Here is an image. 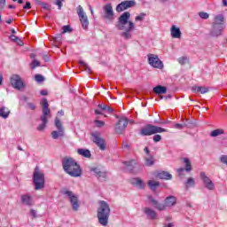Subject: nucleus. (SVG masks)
I'll return each instance as SVG.
<instances>
[{
	"label": "nucleus",
	"instance_id": "47",
	"mask_svg": "<svg viewBox=\"0 0 227 227\" xmlns=\"http://www.w3.org/2000/svg\"><path fill=\"white\" fill-rule=\"evenodd\" d=\"M35 81L37 82H43V76L42 74H36L35 75Z\"/></svg>",
	"mask_w": 227,
	"mask_h": 227
},
{
	"label": "nucleus",
	"instance_id": "51",
	"mask_svg": "<svg viewBox=\"0 0 227 227\" xmlns=\"http://www.w3.org/2000/svg\"><path fill=\"white\" fill-rule=\"evenodd\" d=\"M30 215H32L33 219H36V217H37V215H36V210L31 209V210H30Z\"/></svg>",
	"mask_w": 227,
	"mask_h": 227
},
{
	"label": "nucleus",
	"instance_id": "13",
	"mask_svg": "<svg viewBox=\"0 0 227 227\" xmlns=\"http://www.w3.org/2000/svg\"><path fill=\"white\" fill-rule=\"evenodd\" d=\"M134 6H136V0H126L116 6V12L120 13L121 12H125V10H129V8H134Z\"/></svg>",
	"mask_w": 227,
	"mask_h": 227
},
{
	"label": "nucleus",
	"instance_id": "23",
	"mask_svg": "<svg viewBox=\"0 0 227 227\" xmlns=\"http://www.w3.org/2000/svg\"><path fill=\"white\" fill-rule=\"evenodd\" d=\"M144 214H145L147 219L155 220L157 219V212L151 207H145L143 209Z\"/></svg>",
	"mask_w": 227,
	"mask_h": 227
},
{
	"label": "nucleus",
	"instance_id": "44",
	"mask_svg": "<svg viewBox=\"0 0 227 227\" xmlns=\"http://www.w3.org/2000/svg\"><path fill=\"white\" fill-rule=\"evenodd\" d=\"M27 107L30 109V111H35V109H36V106L31 102L27 103Z\"/></svg>",
	"mask_w": 227,
	"mask_h": 227
},
{
	"label": "nucleus",
	"instance_id": "1",
	"mask_svg": "<svg viewBox=\"0 0 227 227\" xmlns=\"http://www.w3.org/2000/svg\"><path fill=\"white\" fill-rule=\"evenodd\" d=\"M62 167L64 171L69 175V176H73L74 178H77L82 175V171L81 170V166L77 164V161L74 160V158L66 157L62 160Z\"/></svg>",
	"mask_w": 227,
	"mask_h": 227
},
{
	"label": "nucleus",
	"instance_id": "56",
	"mask_svg": "<svg viewBox=\"0 0 227 227\" xmlns=\"http://www.w3.org/2000/svg\"><path fill=\"white\" fill-rule=\"evenodd\" d=\"M10 38L12 40V42H17V40H19V37H17L15 35H12Z\"/></svg>",
	"mask_w": 227,
	"mask_h": 227
},
{
	"label": "nucleus",
	"instance_id": "43",
	"mask_svg": "<svg viewBox=\"0 0 227 227\" xmlns=\"http://www.w3.org/2000/svg\"><path fill=\"white\" fill-rule=\"evenodd\" d=\"M178 63L180 65H185L187 63V57H181L178 59Z\"/></svg>",
	"mask_w": 227,
	"mask_h": 227
},
{
	"label": "nucleus",
	"instance_id": "59",
	"mask_svg": "<svg viewBox=\"0 0 227 227\" xmlns=\"http://www.w3.org/2000/svg\"><path fill=\"white\" fill-rule=\"evenodd\" d=\"M58 114L60 116H63L65 114V112L63 110L59 111Z\"/></svg>",
	"mask_w": 227,
	"mask_h": 227
},
{
	"label": "nucleus",
	"instance_id": "39",
	"mask_svg": "<svg viewBox=\"0 0 227 227\" xmlns=\"http://www.w3.org/2000/svg\"><path fill=\"white\" fill-rule=\"evenodd\" d=\"M36 67H40V61L35 59L30 64V67H31L32 70H35V68H36Z\"/></svg>",
	"mask_w": 227,
	"mask_h": 227
},
{
	"label": "nucleus",
	"instance_id": "50",
	"mask_svg": "<svg viewBox=\"0 0 227 227\" xmlns=\"http://www.w3.org/2000/svg\"><path fill=\"white\" fill-rule=\"evenodd\" d=\"M41 6L43 8V10H51V5L46 3L41 2Z\"/></svg>",
	"mask_w": 227,
	"mask_h": 227
},
{
	"label": "nucleus",
	"instance_id": "6",
	"mask_svg": "<svg viewBox=\"0 0 227 227\" xmlns=\"http://www.w3.org/2000/svg\"><path fill=\"white\" fill-rule=\"evenodd\" d=\"M161 132H168V129L152 124H147L140 129L141 136H153V134H161Z\"/></svg>",
	"mask_w": 227,
	"mask_h": 227
},
{
	"label": "nucleus",
	"instance_id": "30",
	"mask_svg": "<svg viewBox=\"0 0 227 227\" xmlns=\"http://www.w3.org/2000/svg\"><path fill=\"white\" fill-rule=\"evenodd\" d=\"M145 166H153L155 164V158L152 154H148L145 157Z\"/></svg>",
	"mask_w": 227,
	"mask_h": 227
},
{
	"label": "nucleus",
	"instance_id": "19",
	"mask_svg": "<svg viewBox=\"0 0 227 227\" xmlns=\"http://www.w3.org/2000/svg\"><path fill=\"white\" fill-rule=\"evenodd\" d=\"M136 29V25H134V22L129 21V27L126 29V31L122 32L121 36L124 38V40H130L132 38V31Z\"/></svg>",
	"mask_w": 227,
	"mask_h": 227
},
{
	"label": "nucleus",
	"instance_id": "61",
	"mask_svg": "<svg viewBox=\"0 0 227 227\" xmlns=\"http://www.w3.org/2000/svg\"><path fill=\"white\" fill-rule=\"evenodd\" d=\"M5 22L6 24H12V22H13V20L10 19V20H7Z\"/></svg>",
	"mask_w": 227,
	"mask_h": 227
},
{
	"label": "nucleus",
	"instance_id": "33",
	"mask_svg": "<svg viewBox=\"0 0 227 227\" xmlns=\"http://www.w3.org/2000/svg\"><path fill=\"white\" fill-rule=\"evenodd\" d=\"M0 116L2 118H8L10 116V109L6 107L0 108Z\"/></svg>",
	"mask_w": 227,
	"mask_h": 227
},
{
	"label": "nucleus",
	"instance_id": "64",
	"mask_svg": "<svg viewBox=\"0 0 227 227\" xmlns=\"http://www.w3.org/2000/svg\"><path fill=\"white\" fill-rule=\"evenodd\" d=\"M9 8L11 9V10H15V6L14 5H9Z\"/></svg>",
	"mask_w": 227,
	"mask_h": 227
},
{
	"label": "nucleus",
	"instance_id": "41",
	"mask_svg": "<svg viewBox=\"0 0 227 227\" xmlns=\"http://www.w3.org/2000/svg\"><path fill=\"white\" fill-rule=\"evenodd\" d=\"M62 33H72V27L70 26H64L62 27Z\"/></svg>",
	"mask_w": 227,
	"mask_h": 227
},
{
	"label": "nucleus",
	"instance_id": "22",
	"mask_svg": "<svg viewBox=\"0 0 227 227\" xmlns=\"http://www.w3.org/2000/svg\"><path fill=\"white\" fill-rule=\"evenodd\" d=\"M148 200H149L151 205H153V207H154V208H156V210H160V212H162V210H166V207H167L166 204L159 203L152 196H149Z\"/></svg>",
	"mask_w": 227,
	"mask_h": 227
},
{
	"label": "nucleus",
	"instance_id": "34",
	"mask_svg": "<svg viewBox=\"0 0 227 227\" xmlns=\"http://www.w3.org/2000/svg\"><path fill=\"white\" fill-rule=\"evenodd\" d=\"M195 185H196V181L192 177H189L185 182L186 189H189L190 187H194Z\"/></svg>",
	"mask_w": 227,
	"mask_h": 227
},
{
	"label": "nucleus",
	"instance_id": "10",
	"mask_svg": "<svg viewBox=\"0 0 227 227\" xmlns=\"http://www.w3.org/2000/svg\"><path fill=\"white\" fill-rule=\"evenodd\" d=\"M92 141L98 146L99 150H106V139L102 138V135L98 131H94L91 133Z\"/></svg>",
	"mask_w": 227,
	"mask_h": 227
},
{
	"label": "nucleus",
	"instance_id": "45",
	"mask_svg": "<svg viewBox=\"0 0 227 227\" xmlns=\"http://www.w3.org/2000/svg\"><path fill=\"white\" fill-rule=\"evenodd\" d=\"M63 1L64 0H56L55 4L56 6H58L59 10H61V8L63 7Z\"/></svg>",
	"mask_w": 227,
	"mask_h": 227
},
{
	"label": "nucleus",
	"instance_id": "36",
	"mask_svg": "<svg viewBox=\"0 0 227 227\" xmlns=\"http://www.w3.org/2000/svg\"><path fill=\"white\" fill-rule=\"evenodd\" d=\"M148 185L152 191H155V189H157V187H159L160 184L157 181L150 180L148 182Z\"/></svg>",
	"mask_w": 227,
	"mask_h": 227
},
{
	"label": "nucleus",
	"instance_id": "18",
	"mask_svg": "<svg viewBox=\"0 0 227 227\" xmlns=\"http://www.w3.org/2000/svg\"><path fill=\"white\" fill-rule=\"evenodd\" d=\"M94 173L95 176L99 180V182H106L107 180V172L101 171L98 168H93L90 169Z\"/></svg>",
	"mask_w": 227,
	"mask_h": 227
},
{
	"label": "nucleus",
	"instance_id": "5",
	"mask_svg": "<svg viewBox=\"0 0 227 227\" xmlns=\"http://www.w3.org/2000/svg\"><path fill=\"white\" fill-rule=\"evenodd\" d=\"M34 184L35 185V191H40V189H43L45 186V175L38 167H35L34 170Z\"/></svg>",
	"mask_w": 227,
	"mask_h": 227
},
{
	"label": "nucleus",
	"instance_id": "14",
	"mask_svg": "<svg viewBox=\"0 0 227 227\" xmlns=\"http://www.w3.org/2000/svg\"><path fill=\"white\" fill-rule=\"evenodd\" d=\"M200 178L206 189H207L208 191H215V184H214V182H212L211 179L207 176V174H205V172H200Z\"/></svg>",
	"mask_w": 227,
	"mask_h": 227
},
{
	"label": "nucleus",
	"instance_id": "42",
	"mask_svg": "<svg viewBox=\"0 0 227 227\" xmlns=\"http://www.w3.org/2000/svg\"><path fill=\"white\" fill-rule=\"evenodd\" d=\"M186 125L185 124H180V123H176L174 124V129H177L178 130H182Z\"/></svg>",
	"mask_w": 227,
	"mask_h": 227
},
{
	"label": "nucleus",
	"instance_id": "52",
	"mask_svg": "<svg viewBox=\"0 0 227 227\" xmlns=\"http://www.w3.org/2000/svg\"><path fill=\"white\" fill-rule=\"evenodd\" d=\"M80 65L85 68V70H90V67L84 61H80Z\"/></svg>",
	"mask_w": 227,
	"mask_h": 227
},
{
	"label": "nucleus",
	"instance_id": "48",
	"mask_svg": "<svg viewBox=\"0 0 227 227\" xmlns=\"http://www.w3.org/2000/svg\"><path fill=\"white\" fill-rule=\"evenodd\" d=\"M220 160L222 164H225L227 166V155H222Z\"/></svg>",
	"mask_w": 227,
	"mask_h": 227
},
{
	"label": "nucleus",
	"instance_id": "37",
	"mask_svg": "<svg viewBox=\"0 0 227 227\" xmlns=\"http://www.w3.org/2000/svg\"><path fill=\"white\" fill-rule=\"evenodd\" d=\"M98 107L99 108V109H101V111H106L107 113H109V114H111V113H113V108H111L110 106H106V105H102V104H99L98 106Z\"/></svg>",
	"mask_w": 227,
	"mask_h": 227
},
{
	"label": "nucleus",
	"instance_id": "21",
	"mask_svg": "<svg viewBox=\"0 0 227 227\" xmlns=\"http://www.w3.org/2000/svg\"><path fill=\"white\" fill-rule=\"evenodd\" d=\"M20 200L22 205H25L26 207H33L35 205V202H33V197L29 194H22Z\"/></svg>",
	"mask_w": 227,
	"mask_h": 227
},
{
	"label": "nucleus",
	"instance_id": "31",
	"mask_svg": "<svg viewBox=\"0 0 227 227\" xmlns=\"http://www.w3.org/2000/svg\"><path fill=\"white\" fill-rule=\"evenodd\" d=\"M77 153L78 155H82V157H85L86 159H90V157H91V152H90L88 149H78Z\"/></svg>",
	"mask_w": 227,
	"mask_h": 227
},
{
	"label": "nucleus",
	"instance_id": "24",
	"mask_svg": "<svg viewBox=\"0 0 227 227\" xmlns=\"http://www.w3.org/2000/svg\"><path fill=\"white\" fill-rule=\"evenodd\" d=\"M170 33H171L172 38H181L182 37V32L180 31V28L175 25L171 27Z\"/></svg>",
	"mask_w": 227,
	"mask_h": 227
},
{
	"label": "nucleus",
	"instance_id": "60",
	"mask_svg": "<svg viewBox=\"0 0 227 227\" xmlns=\"http://www.w3.org/2000/svg\"><path fill=\"white\" fill-rule=\"evenodd\" d=\"M95 114H103L100 110H95Z\"/></svg>",
	"mask_w": 227,
	"mask_h": 227
},
{
	"label": "nucleus",
	"instance_id": "8",
	"mask_svg": "<svg viewBox=\"0 0 227 227\" xmlns=\"http://www.w3.org/2000/svg\"><path fill=\"white\" fill-rule=\"evenodd\" d=\"M55 127L57 130L51 132L52 139H63L65 137V128L58 117L55 119Z\"/></svg>",
	"mask_w": 227,
	"mask_h": 227
},
{
	"label": "nucleus",
	"instance_id": "7",
	"mask_svg": "<svg viewBox=\"0 0 227 227\" xmlns=\"http://www.w3.org/2000/svg\"><path fill=\"white\" fill-rule=\"evenodd\" d=\"M61 194H63L66 198H68L71 206L73 207V210H74V212H77L80 207L79 199L77 198V196H75V194H74L73 192L68 191L67 189H63L61 191Z\"/></svg>",
	"mask_w": 227,
	"mask_h": 227
},
{
	"label": "nucleus",
	"instance_id": "11",
	"mask_svg": "<svg viewBox=\"0 0 227 227\" xmlns=\"http://www.w3.org/2000/svg\"><path fill=\"white\" fill-rule=\"evenodd\" d=\"M77 13L82 24V27L83 29H88V26H90V20H88V15H86V12H84L82 6L79 5L77 7Z\"/></svg>",
	"mask_w": 227,
	"mask_h": 227
},
{
	"label": "nucleus",
	"instance_id": "62",
	"mask_svg": "<svg viewBox=\"0 0 227 227\" xmlns=\"http://www.w3.org/2000/svg\"><path fill=\"white\" fill-rule=\"evenodd\" d=\"M3 84V74H0V86Z\"/></svg>",
	"mask_w": 227,
	"mask_h": 227
},
{
	"label": "nucleus",
	"instance_id": "32",
	"mask_svg": "<svg viewBox=\"0 0 227 227\" xmlns=\"http://www.w3.org/2000/svg\"><path fill=\"white\" fill-rule=\"evenodd\" d=\"M132 184L136 185V187H138V189H145V183L140 178H134Z\"/></svg>",
	"mask_w": 227,
	"mask_h": 227
},
{
	"label": "nucleus",
	"instance_id": "28",
	"mask_svg": "<svg viewBox=\"0 0 227 227\" xmlns=\"http://www.w3.org/2000/svg\"><path fill=\"white\" fill-rule=\"evenodd\" d=\"M176 204V197L169 196L165 199V206L166 207H173Z\"/></svg>",
	"mask_w": 227,
	"mask_h": 227
},
{
	"label": "nucleus",
	"instance_id": "38",
	"mask_svg": "<svg viewBox=\"0 0 227 227\" xmlns=\"http://www.w3.org/2000/svg\"><path fill=\"white\" fill-rule=\"evenodd\" d=\"M95 126L98 127V129H101V127H104L106 125V122L104 121H100L98 119H96L94 121Z\"/></svg>",
	"mask_w": 227,
	"mask_h": 227
},
{
	"label": "nucleus",
	"instance_id": "29",
	"mask_svg": "<svg viewBox=\"0 0 227 227\" xmlns=\"http://www.w3.org/2000/svg\"><path fill=\"white\" fill-rule=\"evenodd\" d=\"M123 164L126 169H128L129 171H132V169H134V166L137 164V160H130L129 161H124Z\"/></svg>",
	"mask_w": 227,
	"mask_h": 227
},
{
	"label": "nucleus",
	"instance_id": "40",
	"mask_svg": "<svg viewBox=\"0 0 227 227\" xmlns=\"http://www.w3.org/2000/svg\"><path fill=\"white\" fill-rule=\"evenodd\" d=\"M145 16H146V14L141 13L140 15H138L135 18V20L139 21V22H143V20H145Z\"/></svg>",
	"mask_w": 227,
	"mask_h": 227
},
{
	"label": "nucleus",
	"instance_id": "54",
	"mask_svg": "<svg viewBox=\"0 0 227 227\" xmlns=\"http://www.w3.org/2000/svg\"><path fill=\"white\" fill-rule=\"evenodd\" d=\"M24 10H31V3L27 2L26 4L23 6Z\"/></svg>",
	"mask_w": 227,
	"mask_h": 227
},
{
	"label": "nucleus",
	"instance_id": "16",
	"mask_svg": "<svg viewBox=\"0 0 227 227\" xmlns=\"http://www.w3.org/2000/svg\"><path fill=\"white\" fill-rule=\"evenodd\" d=\"M182 160L184 164H185V168H177L176 171L179 176H182L184 175V171H186L187 173H191V171H192V165L191 164V160H189V158H183Z\"/></svg>",
	"mask_w": 227,
	"mask_h": 227
},
{
	"label": "nucleus",
	"instance_id": "53",
	"mask_svg": "<svg viewBox=\"0 0 227 227\" xmlns=\"http://www.w3.org/2000/svg\"><path fill=\"white\" fill-rule=\"evenodd\" d=\"M5 4H6V0H0V10H4Z\"/></svg>",
	"mask_w": 227,
	"mask_h": 227
},
{
	"label": "nucleus",
	"instance_id": "55",
	"mask_svg": "<svg viewBox=\"0 0 227 227\" xmlns=\"http://www.w3.org/2000/svg\"><path fill=\"white\" fill-rule=\"evenodd\" d=\"M40 95H43V97H45V96L49 95V92L45 90H43L40 91Z\"/></svg>",
	"mask_w": 227,
	"mask_h": 227
},
{
	"label": "nucleus",
	"instance_id": "27",
	"mask_svg": "<svg viewBox=\"0 0 227 227\" xmlns=\"http://www.w3.org/2000/svg\"><path fill=\"white\" fill-rule=\"evenodd\" d=\"M192 90L195 93H201V95H205V93H208V88L207 87L193 86Z\"/></svg>",
	"mask_w": 227,
	"mask_h": 227
},
{
	"label": "nucleus",
	"instance_id": "58",
	"mask_svg": "<svg viewBox=\"0 0 227 227\" xmlns=\"http://www.w3.org/2000/svg\"><path fill=\"white\" fill-rule=\"evenodd\" d=\"M144 152H145L146 155H151V154H150V150L148 149V147H145V148L144 149Z\"/></svg>",
	"mask_w": 227,
	"mask_h": 227
},
{
	"label": "nucleus",
	"instance_id": "9",
	"mask_svg": "<svg viewBox=\"0 0 227 227\" xmlns=\"http://www.w3.org/2000/svg\"><path fill=\"white\" fill-rule=\"evenodd\" d=\"M148 63L153 68H158L159 70H162L164 68V64L161 62L159 56L156 54L149 53L147 55Z\"/></svg>",
	"mask_w": 227,
	"mask_h": 227
},
{
	"label": "nucleus",
	"instance_id": "15",
	"mask_svg": "<svg viewBox=\"0 0 227 227\" xmlns=\"http://www.w3.org/2000/svg\"><path fill=\"white\" fill-rule=\"evenodd\" d=\"M129 126V120L127 118H121L117 124L115 125L116 134H121L125 132V129Z\"/></svg>",
	"mask_w": 227,
	"mask_h": 227
},
{
	"label": "nucleus",
	"instance_id": "12",
	"mask_svg": "<svg viewBox=\"0 0 227 227\" xmlns=\"http://www.w3.org/2000/svg\"><path fill=\"white\" fill-rule=\"evenodd\" d=\"M129 19H130V12H125L119 17L116 24V27L119 29V31H123V29H125V25L129 24Z\"/></svg>",
	"mask_w": 227,
	"mask_h": 227
},
{
	"label": "nucleus",
	"instance_id": "25",
	"mask_svg": "<svg viewBox=\"0 0 227 227\" xmlns=\"http://www.w3.org/2000/svg\"><path fill=\"white\" fill-rule=\"evenodd\" d=\"M157 177L160 180H171V178H173V176H171V174L167 171H161L157 174Z\"/></svg>",
	"mask_w": 227,
	"mask_h": 227
},
{
	"label": "nucleus",
	"instance_id": "46",
	"mask_svg": "<svg viewBox=\"0 0 227 227\" xmlns=\"http://www.w3.org/2000/svg\"><path fill=\"white\" fill-rule=\"evenodd\" d=\"M153 139L154 143H159V141H161L162 137L160 135H154Z\"/></svg>",
	"mask_w": 227,
	"mask_h": 227
},
{
	"label": "nucleus",
	"instance_id": "20",
	"mask_svg": "<svg viewBox=\"0 0 227 227\" xmlns=\"http://www.w3.org/2000/svg\"><path fill=\"white\" fill-rule=\"evenodd\" d=\"M103 12L105 13V19L108 20H112L113 17H114V11H113V5L111 4H106L103 7Z\"/></svg>",
	"mask_w": 227,
	"mask_h": 227
},
{
	"label": "nucleus",
	"instance_id": "26",
	"mask_svg": "<svg viewBox=\"0 0 227 227\" xmlns=\"http://www.w3.org/2000/svg\"><path fill=\"white\" fill-rule=\"evenodd\" d=\"M153 91L156 93V95H164L168 91V89L164 86L158 85L153 89Z\"/></svg>",
	"mask_w": 227,
	"mask_h": 227
},
{
	"label": "nucleus",
	"instance_id": "35",
	"mask_svg": "<svg viewBox=\"0 0 227 227\" xmlns=\"http://www.w3.org/2000/svg\"><path fill=\"white\" fill-rule=\"evenodd\" d=\"M223 134H224V130L222 129H217L211 131L210 136H211V137H217V136H221Z\"/></svg>",
	"mask_w": 227,
	"mask_h": 227
},
{
	"label": "nucleus",
	"instance_id": "49",
	"mask_svg": "<svg viewBox=\"0 0 227 227\" xmlns=\"http://www.w3.org/2000/svg\"><path fill=\"white\" fill-rule=\"evenodd\" d=\"M199 15H200V19H204V20H207L209 17L208 13H207V12H200Z\"/></svg>",
	"mask_w": 227,
	"mask_h": 227
},
{
	"label": "nucleus",
	"instance_id": "3",
	"mask_svg": "<svg viewBox=\"0 0 227 227\" xmlns=\"http://www.w3.org/2000/svg\"><path fill=\"white\" fill-rule=\"evenodd\" d=\"M40 105L43 107V114L40 118L42 123L37 127V130H39V132H42V130H43L45 127H47L49 118H51V109H49V101L47 100V98H43L41 100Z\"/></svg>",
	"mask_w": 227,
	"mask_h": 227
},
{
	"label": "nucleus",
	"instance_id": "57",
	"mask_svg": "<svg viewBox=\"0 0 227 227\" xmlns=\"http://www.w3.org/2000/svg\"><path fill=\"white\" fill-rule=\"evenodd\" d=\"M16 43H18V45H20V46L24 45V42H22V40H20L19 37H18V39L16 41Z\"/></svg>",
	"mask_w": 227,
	"mask_h": 227
},
{
	"label": "nucleus",
	"instance_id": "17",
	"mask_svg": "<svg viewBox=\"0 0 227 227\" xmlns=\"http://www.w3.org/2000/svg\"><path fill=\"white\" fill-rule=\"evenodd\" d=\"M11 84L12 88H15V90H20L21 88H24V82L22 81V78L17 74H13L11 77Z\"/></svg>",
	"mask_w": 227,
	"mask_h": 227
},
{
	"label": "nucleus",
	"instance_id": "4",
	"mask_svg": "<svg viewBox=\"0 0 227 227\" xmlns=\"http://www.w3.org/2000/svg\"><path fill=\"white\" fill-rule=\"evenodd\" d=\"M224 16L223 14H218L215 17L214 22L212 24V29L210 31L211 36H221L223 31H224Z\"/></svg>",
	"mask_w": 227,
	"mask_h": 227
},
{
	"label": "nucleus",
	"instance_id": "63",
	"mask_svg": "<svg viewBox=\"0 0 227 227\" xmlns=\"http://www.w3.org/2000/svg\"><path fill=\"white\" fill-rule=\"evenodd\" d=\"M223 6H227V0H223Z\"/></svg>",
	"mask_w": 227,
	"mask_h": 227
},
{
	"label": "nucleus",
	"instance_id": "2",
	"mask_svg": "<svg viewBox=\"0 0 227 227\" xmlns=\"http://www.w3.org/2000/svg\"><path fill=\"white\" fill-rule=\"evenodd\" d=\"M98 205L97 213L98 221L101 226H107L109 224V216L111 215L109 203L105 200H99Z\"/></svg>",
	"mask_w": 227,
	"mask_h": 227
}]
</instances>
